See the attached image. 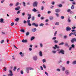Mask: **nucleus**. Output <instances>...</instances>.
<instances>
[{
    "instance_id": "obj_1",
    "label": "nucleus",
    "mask_w": 76,
    "mask_h": 76,
    "mask_svg": "<svg viewBox=\"0 0 76 76\" xmlns=\"http://www.w3.org/2000/svg\"><path fill=\"white\" fill-rule=\"evenodd\" d=\"M53 50H56V48H58L56 50L57 51H60V49H59L60 48V47L56 45H55V47H53Z\"/></svg>"
},
{
    "instance_id": "obj_2",
    "label": "nucleus",
    "mask_w": 76,
    "mask_h": 76,
    "mask_svg": "<svg viewBox=\"0 0 76 76\" xmlns=\"http://www.w3.org/2000/svg\"><path fill=\"white\" fill-rule=\"evenodd\" d=\"M38 2L36 1L34 2L33 4V6L34 7H37V6H38Z\"/></svg>"
},
{
    "instance_id": "obj_3",
    "label": "nucleus",
    "mask_w": 76,
    "mask_h": 76,
    "mask_svg": "<svg viewBox=\"0 0 76 76\" xmlns=\"http://www.w3.org/2000/svg\"><path fill=\"white\" fill-rule=\"evenodd\" d=\"M9 73L10 74H8V76H13V73H12V70H9Z\"/></svg>"
},
{
    "instance_id": "obj_4",
    "label": "nucleus",
    "mask_w": 76,
    "mask_h": 76,
    "mask_svg": "<svg viewBox=\"0 0 76 76\" xmlns=\"http://www.w3.org/2000/svg\"><path fill=\"white\" fill-rule=\"evenodd\" d=\"M59 53H61L62 54H64V50L61 49L60 50V51L59 52Z\"/></svg>"
},
{
    "instance_id": "obj_5",
    "label": "nucleus",
    "mask_w": 76,
    "mask_h": 76,
    "mask_svg": "<svg viewBox=\"0 0 76 76\" xmlns=\"http://www.w3.org/2000/svg\"><path fill=\"white\" fill-rule=\"evenodd\" d=\"M75 41L76 42V39L75 38H72L71 40V42L72 43H74Z\"/></svg>"
},
{
    "instance_id": "obj_6",
    "label": "nucleus",
    "mask_w": 76,
    "mask_h": 76,
    "mask_svg": "<svg viewBox=\"0 0 76 76\" xmlns=\"http://www.w3.org/2000/svg\"><path fill=\"white\" fill-rule=\"evenodd\" d=\"M33 58L34 61H37L38 59V57L36 56H33Z\"/></svg>"
},
{
    "instance_id": "obj_7",
    "label": "nucleus",
    "mask_w": 76,
    "mask_h": 76,
    "mask_svg": "<svg viewBox=\"0 0 76 76\" xmlns=\"http://www.w3.org/2000/svg\"><path fill=\"white\" fill-rule=\"evenodd\" d=\"M71 30V28L69 26H67L66 28V31H70Z\"/></svg>"
},
{
    "instance_id": "obj_8",
    "label": "nucleus",
    "mask_w": 76,
    "mask_h": 76,
    "mask_svg": "<svg viewBox=\"0 0 76 76\" xmlns=\"http://www.w3.org/2000/svg\"><path fill=\"white\" fill-rule=\"evenodd\" d=\"M32 25H33V26H35L36 27H38L39 26L38 23L36 24L35 23H32Z\"/></svg>"
},
{
    "instance_id": "obj_9",
    "label": "nucleus",
    "mask_w": 76,
    "mask_h": 76,
    "mask_svg": "<svg viewBox=\"0 0 76 76\" xmlns=\"http://www.w3.org/2000/svg\"><path fill=\"white\" fill-rule=\"evenodd\" d=\"M30 20H27V23H28V25L29 26H31L32 25L31 23H30Z\"/></svg>"
},
{
    "instance_id": "obj_10",
    "label": "nucleus",
    "mask_w": 76,
    "mask_h": 76,
    "mask_svg": "<svg viewBox=\"0 0 76 76\" xmlns=\"http://www.w3.org/2000/svg\"><path fill=\"white\" fill-rule=\"evenodd\" d=\"M65 73L66 75H69L70 74V71L69 70H66L65 71Z\"/></svg>"
},
{
    "instance_id": "obj_11",
    "label": "nucleus",
    "mask_w": 76,
    "mask_h": 76,
    "mask_svg": "<svg viewBox=\"0 0 76 76\" xmlns=\"http://www.w3.org/2000/svg\"><path fill=\"white\" fill-rule=\"evenodd\" d=\"M22 42H23L24 43H25H25H26V42H28V40H27V39H23L22 40Z\"/></svg>"
},
{
    "instance_id": "obj_12",
    "label": "nucleus",
    "mask_w": 76,
    "mask_h": 76,
    "mask_svg": "<svg viewBox=\"0 0 76 76\" xmlns=\"http://www.w3.org/2000/svg\"><path fill=\"white\" fill-rule=\"evenodd\" d=\"M31 31L32 32H36L37 31V28H33L31 30Z\"/></svg>"
},
{
    "instance_id": "obj_13",
    "label": "nucleus",
    "mask_w": 76,
    "mask_h": 76,
    "mask_svg": "<svg viewBox=\"0 0 76 76\" xmlns=\"http://www.w3.org/2000/svg\"><path fill=\"white\" fill-rule=\"evenodd\" d=\"M55 11L56 13H59L60 11V10L59 9H56L55 10Z\"/></svg>"
},
{
    "instance_id": "obj_14",
    "label": "nucleus",
    "mask_w": 76,
    "mask_h": 76,
    "mask_svg": "<svg viewBox=\"0 0 76 76\" xmlns=\"http://www.w3.org/2000/svg\"><path fill=\"white\" fill-rule=\"evenodd\" d=\"M32 11H33V12H37L38 10L35 9V8H34L32 10Z\"/></svg>"
},
{
    "instance_id": "obj_15",
    "label": "nucleus",
    "mask_w": 76,
    "mask_h": 76,
    "mask_svg": "<svg viewBox=\"0 0 76 76\" xmlns=\"http://www.w3.org/2000/svg\"><path fill=\"white\" fill-rule=\"evenodd\" d=\"M20 7L19 6L17 7H16L15 8V10H19V9H20Z\"/></svg>"
},
{
    "instance_id": "obj_16",
    "label": "nucleus",
    "mask_w": 76,
    "mask_h": 76,
    "mask_svg": "<svg viewBox=\"0 0 76 76\" xmlns=\"http://www.w3.org/2000/svg\"><path fill=\"white\" fill-rule=\"evenodd\" d=\"M39 56L40 57H42V52L41 51H40L39 53Z\"/></svg>"
},
{
    "instance_id": "obj_17",
    "label": "nucleus",
    "mask_w": 76,
    "mask_h": 76,
    "mask_svg": "<svg viewBox=\"0 0 76 76\" xmlns=\"http://www.w3.org/2000/svg\"><path fill=\"white\" fill-rule=\"evenodd\" d=\"M4 21V20L3 18H1L0 19V22L1 23H3Z\"/></svg>"
},
{
    "instance_id": "obj_18",
    "label": "nucleus",
    "mask_w": 76,
    "mask_h": 76,
    "mask_svg": "<svg viewBox=\"0 0 76 76\" xmlns=\"http://www.w3.org/2000/svg\"><path fill=\"white\" fill-rule=\"evenodd\" d=\"M65 46L66 47H70V46L69 45V44H68V43H66L65 44Z\"/></svg>"
},
{
    "instance_id": "obj_19",
    "label": "nucleus",
    "mask_w": 76,
    "mask_h": 76,
    "mask_svg": "<svg viewBox=\"0 0 76 76\" xmlns=\"http://www.w3.org/2000/svg\"><path fill=\"white\" fill-rule=\"evenodd\" d=\"M67 12H69L70 13H72V11H71V10L70 9H68L67 10Z\"/></svg>"
},
{
    "instance_id": "obj_20",
    "label": "nucleus",
    "mask_w": 76,
    "mask_h": 76,
    "mask_svg": "<svg viewBox=\"0 0 76 76\" xmlns=\"http://www.w3.org/2000/svg\"><path fill=\"white\" fill-rule=\"evenodd\" d=\"M75 8V6L73 5H72L71 7V9L73 10Z\"/></svg>"
},
{
    "instance_id": "obj_21",
    "label": "nucleus",
    "mask_w": 76,
    "mask_h": 76,
    "mask_svg": "<svg viewBox=\"0 0 76 76\" xmlns=\"http://www.w3.org/2000/svg\"><path fill=\"white\" fill-rule=\"evenodd\" d=\"M64 43L63 42H62L59 43V45H64Z\"/></svg>"
},
{
    "instance_id": "obj_22",
    "label": "nucleus",
    "mask_w": 76,
    "mask_h": 76,
    "mask_svg": "<svg viewBox=\"0 0 76 76\" xmlns=\"http://www.w3.org/2000/svg\"><path fill=\"white\" fill-rule=\"evenodd\" d=\"M63 71H64L66 70V68L65 67H63L62 68Z\"/></svg>"
},
{
    "instance_id": "obj_23",
    "label": "nucleus",
    "mask_w": 76,
    "mask_h": 76,
    "mask_svg": "<svg viewBox=\"0 0 76 76\" xmlns=\"http://www.w3.org/2000/svg\"><path fill=\"white\" fill-rule=\"evenodd\" d=\"M20 32H25V30L23 29H21L20 30Z\"/></svg>"
},
{
    "instance_id": "obj_24",
    "label": "nucleus",
    "mask_w": 76,
    "mask_h": 76,
    "mask_svg": "<svg viewBox=\"0 0 76 76\" xmlns=\"http://www.w3.org/2000/svg\"><path fill=\"white\" fill-rule=\"evenodd\" d=\"M52 52L53 54H56V51L55 50H52Z\"/></svg>"
},
{
    "instance_id": "obj_25",
    "label": "nucleus",
    "mask_w": 76,
    "mask_h": 76,
    "mask_svg": "<svg viewBox=\"0 0 76 76\" xmlns=\"http://www.w3.org/2000/svg\"><path fill=\"white\" fill-rule=\"evenodd\" d=\"M19 20V19L18 18H17L15 19V20L16 21V22H18V20Z\"/></svg>"
},
{
    "instance_id": "obj_26",
    "label": "nucleus",
    "mask_w": 76,
    "mask_h": 76,
    "mask_svg": "<svg viewBox=\"0 0 76 76\" xmlns=\"http://www.w3.org/2000/svg\"><path fill=\"white\" fill-rule=\"evenodd\" d=\"M27 68L29 70H34V69H33V68H31V67H28Z\"/></svg>"
},
{
    "instance_id": "obj_27",
    "label": "nucleus",
    "mask_w": 76,
    "mask_h": 76,
    "mask_svg": "<svg viewBox=\"0 0 76 76\" xmlns=\"http://www.w3.org/2000/svg\"><path fill=\"white\" fill-rule=\"evenodd\" d=\"M31 20L33 21V20H35V17H34V16H33L32 17Z\"/></svg>"
},
{
    "instance_id": "obj_28",
    "label": "nucleus",
    "mask_w": 76,
    "mask_h": 76,
    "mask_svg": "<svg viewBox=\"0 0 76 76\" xmlns=\"http://www.w3.org/2000/svg\"><path fill=\"white\" fill-rule=\"evenodd\" d=\"M44 24L41 23L39 24V26H44Z\"/></svg>"
},
{
    "instance_id": "obj_29",
    "label": "nucleus",
    "mask_w": 76,
    "mask_h": 76,
    "mask_svg": "<svg viewBox=\"0 0 76 76\" xmlns=\"http://www.w3.org/2000/svg\"><path fill=\"white\" fill-rule=\"evenodd\" d=\"M42 61L43 63H45V62H46V60L45 59H44L42 60Z\"/></svg>"
},
{
    "instance_id": "obj_30",
    "label": "nucleus",
    "mask_w": 76,
    "mask_h": 76,
    "mask_svg": "<svg viewBox=\"0 0 76 76\" xmlns=\"http://www.w3.org/2000/svg\"><path fill=\"white\" fill-rule=\"evenodd\" d=\"M55 25H59V23L58 22H57L55 23Z\"/></svg>"
},
{
    "instance_id": "obj_31",
    "label": "nucleus",
    "mask_w": 76,
    "mask_h": 76,
    "mask_svg": "<svg viewBox=\"0 0 76 76\" xmlns=\"http://www.w3.org/2000/svg\"><path fill=\"white\" fill-rule=\"evenodd\" d=\"M15 24V23L13 22L11 24V26H13Z\"/></svg>"
},
{
    "instance_id": "obj_32",
    "label": "nucleus",
    "mask_w": 76,
    "mask_h": 76,
    "mask_svg": "<svg viewBox=\"0 0 76 76\" xmlns=\"http://www.w3.org/2000/svg\"><path fill=\"white\" fill-rule=\"evenodd\" d=\"M23 6H26V3L25 2H23Z\"/></svg>"
},
{
    "instance_id": "obj_33",
    "label": "nucleus",
    "mask_w": 76,
    "mask_h": 76,
    "mask_svg": "<svg viewBox=\"0 0 76 76\" xmlns=\"http://www.w3.org/2000/svg\"><path fill=\"white\" fill-rule=\"evenodd\" d=\"M29 32H27L26 33V36H28L29 35Z\"/></svg>"
},
{
    "instance_id": "obj_34",
    "label": "nucleus",
    "mask_w": 76,
    "mask_h": 76,
    "mask_svg": "<svg viewBox=\"0 0 76 76\" xmlns=\"http://www.w3.org/2000/svg\"><path fill=\"white\" fill-rule=\"evenodd\" d=\"M72 64H76V61H73V62L72 63Z\"/></svg>"
},
{
    "instance_id": "obj_35",
    "label": "nucleus",
    "mask_w": 76,
    "mask_h": 76,
    "mask_svg": "<svg viewBox=\"0 0 76 76\" xmlns=\"http://www.w3.org/2000/svg\"><path fill=\"white\" fill-rule=\"evenodd\" d=\"M26 70L27 73H29V69L28 68L26 69Z\"/></svg>"
},
{
    "instance_id": "obj_36",
    "label": "nucleus",
    "mask_w": 76,
    "mask_h": 76,
    "mask_svg": "<svg viewBox=\"0 0 76 76\" xmlns=\"http://www.w3.org/2000/svg\"><path fill=\"white\" fill-rule=\"evenodd\" d=\"M57 31H56L55 32L54 35V36H56V35H57Z\"/></svg>"
},
{
    "instance_id": "obj_37",
    "label": "nucleus",
    "mask_w": 76,
    "mask_h": 76,
    "mask_svg": "<svg viewBox=\"0 0 76 76\" xmlns=\"http://www.w3.org/2000/svg\"><path fill=\"white\" fill-rule=\"evenodd\" d=\"M69 63H70V61H66V64H69Z\"/></svg>"
},
{
    "instance_id": "obj_38",
    "label": "nucleus",
    "mask_w": 76,
    "mask_h": 76,
    "mask_svg": "<svg viewBox=\"0 0 76 76\" xmlns=\"http://www.w3.org/2000/svg\"><path fill=\"white\" fill-rule=\"evenodd\" d=\"M19 2H17L15 4V6H18L19 5Z\"/></svg>"
},
{
    "instance_id": "obj_39",
    "label": "nucleus",
    "mask_w": 76,
    "mask_h": 76,
    "mask_svg": "<svg viewBox=\"0 0 76 76\" xmlns=\"http://www.w3.org/2000/svg\"><path fill=\"white\" fill-rule=\"evenodd\" d=\"M71 47L73 48H75V45L74 44L72 45Z\"/></svg>"
},
{
    "instance_id": "obj_40",
    "label": "nucleus",
    "mask_w": 76,
    "mask_h": 76,
    "mask_svg": "<svg viewBox=\"0 0 76 76\" xmlns=\"http://www.w3.org/2000/svg\"><path fill=\"white\" fill-rule=\"evenodd\" d=\"M34 38H35V37H31V41H32V40H33V39H34Z\"/></svg>"
},
{
    "instance_id": "obj_41",
    "label": "nucleus",
    "mask_w": 76,
    "mask_h": 76,
    "mask_svg": "<svg viewBox=\"0 0 76 76\" xmlns=\"http://www.w3.org/2000/svg\"><path fill=\"white\" fill-rule=\"evenodd\" d=\"M61 19H64V16H61Z\"/></svg>"
},
{
    "instance_id": "obj_42",
    "label": "nucleus",
    "mask_w": 76,
    "mask_h": 76,
    "mask_svg": "<svg viewBox=\"0 0 76 76\" xmlns=\"http://www.w3.org/2000/svg\"><path fill=\"white\" fill-rule=\"evenodd\" d=\"M16 67L15 66L14 67V69H13V70L14 71H16Z\"/></svg>"
},
{
    "instance_id": "obj_43",
    "label": "nucleus",
    "mask_w": 76,
    "mask_h": 76,
    "mask_svg": "<svg viewBox=\"0 0 76 76\" xmlns=\"http://www.w3.org/2000/svg\"><path fill=\"white\" fill-rule=\"evenodd\" d=\"M67 21L68 22H69V23H70V22H71V20H70L69 18H68V19L67 20Z\"/></svg>"
},
{
    "instance_id": "obj_44",
    "label": "nucleus",
    "mask_w": 76,
    "mask_h": 76,
    "mask_svg": "<svg viewBox=\"0 0 76 76\" xmlns=\"http://www.w3.org/2000/svg\"><path fill=\"white\" fill-rule=\"evenodd\" d=\"M72 35H73V33H71L69 34V36L71 37Z\"/></svg>"
},
{
    "instance_id": "obj_45",
    "label": "nucleus",
    "mask_w": 76,
    "mask_h": 76,
    "mask_svg": "<svg viewBox=\"0 0 76 76\" xmlns=\"http://www.w3.org/2000/svg\"><path fill=\"white\" fill-rule=\"evenodd\" d=\"M23 23H24V24H26V23H27V21H26L25 20H24L23 21Z\"/></svg>"
},
{
    "instance_id": "obj_46",
    "label": "nucleus",
    "mask_w": 76,
    "mask_h": 76,
    "mask_svg": "<svg viewBox=\"0 0 76 76\" xmlns=\"http://www.w3.org/2000/svg\"><path fill=\"white\" fill-rule=\"evenodd\" d=\"M25 15V13L23 12L22 13V15L23 16H24Z\"/></svg>"
},
{
    "instance_id": "obj_47",
    "label": "nucleus",
    "mask_w": 76,
    "mask_h": 76,
    "mask_svg": "<svg viewBox=\"0 0 76 76\" xmlns=\"http://www.w3.org/2000/svg\"><path fill=\"white\" fill-rule=\"evenodd\" d=\"M44 7L43 6H42L41 7V10H44Z\"/></svg>"
},
{
    "instance_id": "obj_48",
    "label": "nucleus",
    "mask_w": 76,
    "mask_h": 76,
    "mask_svg": "<svg viewBox=\"0 0 76 76\" xmlns=\"http://www.w3.org/2000/svg\"><path fill=\"white\" fill-rule=\"evenodd\" d=\"M54 6L51 5L50 6V8L51 9H53V8H54Z\"/></svg>"
},
{
    "instance_id": "obj_49",
    "label": "nucleus",
    "mask_w": 76,
    "mask_h": 76,
    "mask_svg": "<svg viewBox=\"0 0 76 76\" xmlns=\"http://www.w3.org/2000/svg\"><path fill=\"white\" fill-rule=\"evenodd\" d=\"M54 42L56 44L57 43H58V41L57 40H55L54 41Z\"/></svg>"
},
{
    "instance_id": "obj_50",
    "label": "nucleus",
    "mask_w": 76,
    "mask_h": 76,
    "mask_svg": "<svg viewBox=\"0 0 76 76\" xmlns=\"http://www.w3.org/2000/svg\"><path fill=\"white\" fill-rule=\"evenodd\" d=\"M64 39H66L67 38V36H64Z\"/></svg>"
},
{
    "instance_id": "obj_51",
    "label": "nucleus",
    "mask_w": 76,
    "mask_h": 76,
    "mask_svg": "<svg viewBox=\"0 0 76 76\" xmlns=\"http://www.w3.org/2000/svg\"><path fill=\"white\" fill-rule=\"evenodd\" d=\"M43 67L44 68V69H46V66H45V65L44 64L43 65Z\"/></svg>"
},
{
    "instance_id": "obj_52",
    "label": "nucleus",
    "mask_w": 76,
    "mask_h": 76,
    "mask_svg": "<svg viewBox=\"0 0 76 76\" xmlns=\"http://www.w3.org/2000/svg\"><path fill=\"white\" fill-rule=\"evenodd\" d=\"M50 20H53V17H50Z\"/></svg>"
},
{
    "instance_id": "obj_53",
    "label": "nucleus",
    "mask_w": 76,
    "mask_h": 76,
    "mask_svg": "<svg viewBox=\"0 0 76 76\" xmlns=\"http://www.w3.org/2000/svg\"><path fill=\"white\" fill-rule=\"evenodd\" d=\"M20 73L21 75H23V71L22 70L20 71Z\"/></svg>"
},
{
    "instance_id": "obj_54",
    "label": "nucleus",
    "mask_w": 76,
    "mask_h": 76,
    "mask_svg": "<svg viewBox=\"0 0 76 76\" xmlns=\"http://www.w3.org/2000/svg\"><path fill=\"white\" fill-rule=\"evenodd\" d=\"M4 71H6V70H7V69H6V67H4Z\"/></svg>"
},
{
    "instance_id": "obj_55",
    "label": "nucleus",
    "mask_w": 76,
    "mask_h": 76,
    "mask_svg": "<svg viewBox=\"0 0 76 76\" xmlns=\"http://www.w3.org/2000/svg\"><path fill=\"white\" fill-rule=\"evenodd\" d=\"M4 40H2L1 41V44H2L3 42H4Z\"/></svg>"
},
{
    "instance_id": "obj_56",
    "label": "nucleus",
    "mask_w": 76,
    "mask_h": 76,
    "mask_svg": "<svg viewBox=\"0 0 76 76\" xmlns=\"http://www.w3.org/2000/svg\"><path fill=\"white\" fill-rule=\"evenodd\" d=\"M72 4H76V3L75 1H72Z\"/></svg>"
},
{
    "instance_id": "obj_57",
    "label": "nucleus",
    "mask_w": 76,
    "mask_h": 76,
    "mask_svg": "<svg viewBox=\"0 0 76 76\" xmlns=\"http://www.w3.org/2000/svg\"><path fill=\"white\" fill-rule=\"evenodd\" d=\"M72 29H76V27L75 26H73L72 28Z\"/></svg>"
},
{
    "instance_id": "obj_58",
    "label": "nucleus",
    "mask_w": 76,
    "mask_h": 76,
    "mask_svg": "<svg viewBox=\"0 0 76 76\" xmlns=\"http://www.w3.org/2000/svg\"><path fill=\"white\" fill-rule=\"evenodd\" d=\"M56 71H57V72H60V69H56Z\"/></svg>"
},
{
    "instance_id": "obj_59",
    "label": "nucleus",
    "mask_w": 76,
    "mask_h": 76,
    "mask_svg": "<svg viewBox=\"0 0 76 76\" xmlns=\"http://www.w3.org/2000/svg\"><path fill=\"white\" fill-rule=\"evenodd\" d=\"M58 6L59 7H62V5L61 4H60Z\"/></svg>"
},
{
    "instance_id": "obj_60",
    "label": "nucleus",
    "mask_w": 76,
    "mask_h": 76,
    "mask_svg": "<svg viewBox=\"0 0 76 76\" xmlns=\"http://www.w3.org/2000/svg\"><path fill=\"white\" fill-rule=\"evenodd\" d=\"M56 15L57 17H58V16H59V14H58L56 13Z\"/></svg>"
},
{
    "instance_id": "obj_61",
    "label": "nucleus",
    "mask_w": 76,
    "mask_h": 76,
    "mask_svg": "<svg viewBox=\"0 0 76 76\" xmlns=\"http://www.w3.org/2000/svg\"><path fill=\"white\" fill-rule=\"evenodd\" d=\"M52 39H53V40L56 39V37H53L52 38Z\"/></svg>"
},
{
    "instance_id": "obj_62",
    "label": "nucleus",
    "mask_w": 76,
    "mask_h": 76,
    "mask_svg": "<svg viewBox=\"0 0 76 76\" xmlns=\"http://www.w3.org/2000/svg\"><path fill=\"white\" fill-rule=\"evenodd\" d=\"M51 12V11H48V14H50V13Z\"/></svg>"
},
{
    "instance_id": "obj_63",
    "label": "nucleus",
    "mask_w": 76,
    "mask_h": 76,
    "mask_svg": "<svg viewBox=\"0 0 76 76\" xmlns=\"http://www.w3.org/2000/svg\"><path fill=\"white\" fill-rule=\"evenodd\" d=\"M40 46L41 47H42V46H43L42 43H40Z\"/></svg>"
},
{
    "instance_id": "obj_64",
    "label": "nucleus",
    "mask_w": 76,
    "mask_h": 76,
    "mask_svg": "<svg viewBox=\"0 0 76 76\" xmlns=\"http://www.w3.org/2000/svg\"><path fill=\"white\" fill-rule=\"evenodd\" d=\"M13 4L10 3V7L13 6Z\"/></svg>"
}]
</instances>
